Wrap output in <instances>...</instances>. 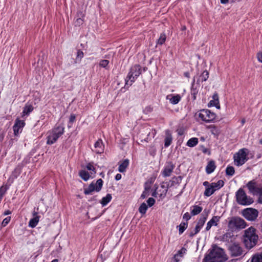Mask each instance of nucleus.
<instances>
[{
  "mask_svg": "<svg viewBox=\"0 0 262 262\" xmlns=\"http://www.w3.org/2000/svg\"><path fill=\"white\" fill-rule=\"evenodd\" d=\"M227 259L228 257L224 250L214 246L209 253L205 256L203 262H224Z\"/></svg>",
  "mask_w": 262,
  "mask_h": 262,
  "instance_id": "nucleus-1",
  "label": "nucleus"
},
{
  "mask_svg": "<svg viewBox=\"0 0 262 262\" xmlns=\"http://www.w3.org/2000/svg\"><path fill=\"white\" fill-rule=\"evenodd\" d=\"M258 235L256 234L254 228L251 227L245 230L243 235V243L247 249H251L257 242Z\"/></svg>",
  "mask_w": 262,
  "mask_h": 262,
  "instance_id": "nucleus-2",
  "label": "nucleus"
},
{
  "mask_svg": "<svg viewBox=\"0 0 262 262\" xmlns=\"http://www.w3.org/2000/svg\"><path fill=\"white\" fill-rule=\"evenodd\" d=\"M64 132V127L63 125H56L47 132V144L52 145L55 143L58 138L63 134Z\"/></svg>",
  "mask_w": 262,
  "mask_h": 262,
  "instance_id": "nucleus-3",
  "label": "nucleus"
},
{
  "mask_svg": "<svg viewBox=\"0 0 262 262\" xmlns=\"http://www.w3.org/2000/svg\"><path fill=\"white\" fill-rule=\"evenodd\" d=\"M141 74V67L139 64H135L131 67L126 79V85H132L133 82Z\"/></svg>",
  "mask_w": 262,
  "mask_h": 262,
  "instance_id": "nucleus-4",
  "label": "nucleus"
},
{
  "mask_svg": "<svg viewBox=\"0 0 262 262\" xmlns=\"http://www.w3.org/2000/svg\"><path fill=\"white\" fill-rule=\"evenodd\" d=\"M247 226L245 220L238 216H233L230 218L228 224V228L232 231L236 230H241L245 228Z\"/></svg>",
  "mask_w": 262,
  "mask_h": 262,
  "instance_id": "nucleus-5",
  "label": "nucleus"
},
{
  "mask_svg": "<svg viewBox=\"0 0 262 262\" xmlns=\"http://www.w3.org/2000/svg\"><path fill=\"white\" fill-rule=\"evenodd\" d=\"M236 199L237 203L242 205H249L253 203V199L247 196L242 188L239 189L236 192Z\"/></svg>",
  "mask_w": 262,
  "mask_h": 262,
  "instance_id": "nucleus-6",
  "label": "nucleus"
},
{
  "mask_svg": "<svg viewBox=\"0 0 262 262\" xmlns=\"http://www.w3.org/2000/svg\"><path fill=\"white\" fill-rule=\"evenodd\" d=\"M247 150L248 149L246 148H243L234 155V162L235 165L238 166H241L248 160Z\"/></svg>",
  "mask_w": 262,
  "mask_h": 262,
  "instance_id": "nucleus-7",
  "label": "nucleus"
},
{
  "mask_svg": "<svg viewBox=\"0 0 262 262\" xmlns=\"http://www.w3.org/2000/svg\"><path fill=\"white\" fill-rule=\"evenodd\" d=\"M198 116L199 119L207 123L213 121L216 118L215 114L207 109L200 110Z\"/></svg>",
  "mask_w": 262,
  "mask_h": 262,
  "instance_id": "nucleus-8",
  "label": "nucleus"
},
{
  "mask_svg": "<svg viewBox=\"0 0 262 262\" xmlns=\"http://www.w3.org/2000/svg\"><path fill=\"white\" fill-rule=\"evenodd\" d=\"M103 181L99 179L95 184L92 183L87 188H84V193L85 194H90L94 191L99 192L101 189Z\"/></svg>",
  "mask_w": 262,
  "mask_h": 262,
  "instance_id": "nucleus-9",
  "label": "nucleus"
},
{
  "mask_svg": "<svg viewBox=\"0 0 262 262\" xmlns=\"http://www.w3.org/2000/svg\"><path fill=\"white\" fill-rule=\"evenodd\" d=\"M244 217L248 221H253L256 219L258 215V211L252 208L245 209L242 212Z\"/></svg>",
  "mask_w": 262,
  "mask_h": 262,
  "instance_id": "nucleus-10",
  "label": "nucleus"
},
{
  "mask_svg": "<svg viewBox=\"0 0 262 262\" xmlns=\"http://www.w3.org/2000/svg\"><path fill=\"white\" fill-rule=\"evenodd\" d=\"M228 249L231 255L233 257L241 256L243 252L242 248L237 243H233L231 245Z\"/></svg>",
  "mask_w": 262,
  "mask_h": 262,
  "instance_id": "nucleus-11",
  "label": "nucleus"
},
{
  "mask_svg": "<svg viewBox=\"0 0 262 262\" xmlns=\"http://www.w3.org/2000/svg\"><path fill=\"white\" fill-rule=\"evenodd\" d=\"M207 217V214L205 216L203 215L200 217L199 220L198 221L197 224L195 226V229H194V231H192L190 233L189 236L190 237L193 236L194 235L199 232L201 229L204 226Z\"/></svg>",
  "mask_w": 262,
  "mask_h": 262,
  "instance_id": "nucleus-12",
  "label": "nucleus"
},
{
  "mask_svg": "<svg viewBox=\"0 0 262 262\" xmlns=\"http://www.w3.org/2000/svg\"><path fill=\"white\" fill-rule=\"evenodd\" d=\"M247 187L249 192L254 195L257 194L260 188V187H257L256 183L254 180L249 181L247 184Z\"/></svg>",
  "mask_w": 262,
  "mask_h": 262,
  "instance_id": "nucleus-13",
  "label": "nucleus"
},
{
  "mask_svg": "<svg viewBox=\"0 0 262 262\" xmlns=\"http://www.w3.org/2000/svg\"><path fill=\"white\" fill-rule=\"evenodd\" d=\"M25 123L24 121L19 119H16L15 124L13 127L14 134L17 136L19 133V129H21L25 125Z\"/></svg>",
  "mask_w": 262,
  "mask_h": 262,
  "instance_id": "nucleus-14",
  "label": "nucleus"
},
{
  "mask_svg": "<svg viewBox=\"0 0 262 262\" xmlns=\"http://www.w3.org/2000/svg\"><path fill=\"white\" fill-rule=\"evenodd\" d=\"M182 180L181 176L174 177L171 180L169 181L167 184L166 189H165V193L167 191L168 188H170L176 185L180 184Z\"/></svg>",
  "mask_w": 262,
  "mask_h": 262,
  "instance_id": "nucleus-15",
  "label": "nucleus"
},
{
  "mask_svg": "<svg viewBox=\"0 0 262 262\" xmlns=\"http://www.w3.org/2000/svg\"><path fill=\"white\" fill-rule=\"evenodd\" d=\"M220 216H213L212 219L207 223L206 227V230L208 231L210 229L212 226H216L218 225L220 220Z\"/></svg>",
  "mask_w": 262,
  "mask_h": 262,
  "instance_id": "nucleus-16",
  "label": "nucleus"
},
{
  "mask_svg": "<svg viewBox=\"0 0 262 262\" xmlns=\"http://www.w3.org/2000/svg\"><path fill=\"white\" fill-rule=\"evenodd\" d=\"M235 236L232 232H228L221 236V240L227 243H232L235 239Z\"/></svg>",
  "mask_w": 262,
  "mask_h": 262,
  "instance_id": "nucleus-17",
  "label": "nucleus"
},
{
  "mask_svg": "<svg viewBox=\"0 0 262 262\" xmlns=\"http://www.w3.org/2000/svg\"><path fill=\"white\" fill-rule=\"evenodd\" d=\"M174 168V166L171 163H168L162 172L163 177H167L170 176Z\"/></svg>",
  "mask_w": 262,
  "mask_h": 262,
  "instance_id": "nucleus-18",
  "label": "nucleus"
},
{
  "mask_svg": "<svg viewBox=\"0 0 262 262\" xmlns=\"http://www.w3.org/2000/svg\"><path fill=\"white\" fill-rule=\"evenodd\" d=\"M166 99L169 100L170 103L176 104L180 102L181 99V97L178 94L176 95H168L166 96Z\"/></svg>",
  "mask_w": 262,
  "mask_h": 262,
  "instance_id": "nucleus-19",
  "label": "nucleus"
},
{
  "mask_svg": "<svg viewBox=\"0 0 262 262\" xmlns=\"http://www.w3.org/2000/svg\"><path fill=\"white\" fill-rule=\"evenodd\" d=\"M212 99L213 100L209 102L208 106H215L217 108H220V105L219 104V96L216 93H214L212 96Z\"/></svg>",
  "mask_w": 262,
  "mask_h": 262,
  "instance_id": "nucleus-20",
  "label": "nucleus"
},
{
  "mask_svg": "<svg viewBox=\"0 0 262 262\" xmlns=\"http://www.w3.org/2000/svg\"><path fill=\"white\" fill-rule=\"evenodd\" d=\"M37 213L36 212H34L33 213V217L31 219L29 222V226L31 228H34L37 225L40 216L37 215Z\"/></svg>",
  "mask_w": 262,
  "mask_h": 262,
  "instance_id": "nucleus-21",
  "label": "nucleus"
},
{
  "mask_svg": "<svg viewBox=\"0 0 262 262\" xmlns=\"http://www.w3.org/2000/svg\"><path fill=\"white\" fill-rule=\"evenodd\" d=\"M95 151L97 154H101L103 152L104 145L101 140H98L94 145Z\"/></svg>",
  "mask_w": 262,
  "mask_h": 262,
  "instance_id": "nucleus-22",
  "label": "nucleus"
},
{
  "mask_svg": "<svg viewBox=\"0 0 262 262\" xmlns=\"http://www.w3.org/2000/svg\"><path fill=\"white\" fill-rule=\"evenodd\" d=\"M166 136L164 139V146L165 147H168L172 142V136L169 130L166 131Z\"/></svg>",
  "mask_w": 262,
  "mask_h": 262,
  "instance_id": "nucleus-23",
  "label": "nucleus"
},
{
  "mask_svg": "<svg viewBox=\"0 0 262 262\" xmlns=\"http://www.w3.org/2000/svg\"><path fill=\"white\" fill-rule=\"evenodd\" d=\"M129 165V160L128 159L124 160L119 165L118 171L120 172L125 171L126 168Z\"/></svg>",
  "mask_w": 262,
  "mask_h": 262,
  "instance_id": "nucleus-24",
  "label": "nucleus"
},
{
  "mask_svg": "<svg viewBox=\"0 0 262 262\" xmlns=\"http://www.w3.org/2000/svg\"><path fill=\"white\" fill-rule=\"evenodd\" d=\"M216 166L213 161H210L208 163L206 167V171L208 174L211 173L215 169Z\"/></svg>",
  "mask_w": 262,
  "mask_h": 262,
  "instance_id": "nucleus-25",
  "label": "nucleus"
},
{
  "mask_svg": "<svg viewBox=\"0 0 262 262\" xmlns=\"http://www.w3.org/2000/svg\"><path fill=\"white\" fill-rule=\"evenodd\" d=\"M186 249L185 248H182L181 250L178 251L173 257L176 262H179L180 261V258L183 256L184 254L186 253Z\"/></svg>",
  "mask_w": 262,
  "mask_h": 262,
  "instance_id": "nucleus-26",
  "label": "nucleus"
},
{
  "mask_svg": "<svg viewBox=\"0 0 262 262\" xmlns=\"http://www.w3.org/2000/svg\"><path fill=\"white\" fill-rule=\"evenodd\" d=\"M209 77V72L207 70L203 72L201 75L199 76L197 80V83L199 84L200 82L206 81Z\"/></svg>",
  "mask_w": 262,
  "mask_h": 262,
  "instance_id": "nucleus-27",
  "label": "nucleus"
},
{
  "mask_svg": "<svg viewBox=\"0 0 262 262\" xmlns=\"http://www.w3.org/2000/svg\"><path fill=\"white\" fill-rule=\"evenodd\" d=\"M84 14L82 13V12H79L77 13V17L78 18L76 19V20L74 22V24L75 26H80L83 23V19L82 17H83Z\"/></svg>",
  "mask_w": 262,
  "mask_h": 262,
  "instance_id": "nucleus-28",
  "label": "nucleus"
},
{
  "mask_svg": "<svg viewBox=\"0 0 262 262\" xmlns=\"http://www.w3.org/2000/svg\"><path fill=\"white\" fill-rule=\"evenodd\" d=\"M224 185V182L223 180H219L216 183H211V186L214 190V191L223 187Z\"/></svg>",
  "mask_w": 262,
  "mask_h": 262,
  "instance_id": "nucleus-29",
  "label": "nucleus"
},
{
  "mask_svg": "<svg viewBox=\"0 0 262 262\" xmlns=\"http://www.w3.org/2000/svg\"><path fill=\"white\" fill-rule=\"evenodd\" d=\"M194 82L195 78H194L193 79V81L192 82L191 89V95L192 96V98L193 100L196 99V95L198 93V90L196 88H194Z\"/></svg>",
  "mask_w": 262,
  "mask_h": 262,
  "instance_id": "nucleus-30",
  "label": "nucleus"
},
{
  "mask_svg": "<svg viewBox=\"0 0 262 262\" xmlns=\"http://www.w3.org/2000/svg\"><path fill=\"white\" fill-rule=\"evenodd\" d=\"M33 106L31 104H27L24 107L23 111V116L25 115H29V114L33 110Z\"/></svg>",
  "mask_w": 262,
  "mask_h": 262,
  "instance_id": "nucleus-31",
  "label": "nucleus"
},
{
  "mask_svg": "<svg viewBox=\"0 0 262 262\" xmlns=\"http://www.w3.org/2000/svg\"><path fill=\"white\" fill-rule=\"evenodd\" d=\"M79 174L81 178L85 181H88L91 177L90 173L84 170H80Z\"/></svg>",
  "mask_w": 262,
  "mask_h": 262,
  "instance_id": "nucleus-32",
  "label": "nucleus"
},
{
  "mask_svg": "<svg viewBox=\"0 0 262 262\" xmlns=\"http://www.w3.org/2000/svg\"><path fill=\"white\" fill-rule=\"evenodd\" d=\"M191 214L192 215H195L199 214L202 211V207L198 205H194L192 207Z\"/></svg>",
  "mask_w": 262,
  "mask_h": 262,
  "instance_id": "nucleus-33",
  "label": "nucleus"
},
{
  "mask_svg": "<svg viewBox=\"0 0 262 262\" xmlns=\"http://www.w3.org/2000/svg\"><path fill=\"white\" fill-rule=\"evenodd\" d=\"M112 199V195L110 194H107L105 197H103L101 201V204L103 206H105L107 203H108Z\"/></svg>",
  "mask_w": 262,
  "mask_h": 262,
  "instance_id": "nucleus-34",
  "label": "nucleus"
},
{
  "mask_svg": "<svg viewBox=\"0 0 262 262\" xmlns=\"http://www.w3.org/2000/svg\"><path fill=\"white\" fill-rule=\"evenodd\" d=\"M198 143V139L196 138H192L190 139L187 143V145L189 147H193Z\"/></svg>",
  "mask_w": 262,
  "mask_h": 262,
  "instance_id": "nucleus-35",
  "label": "nucleus"
},
{
  "mask_svg": "<svg viewBox=\"0 0 262 262\" xmlns=\"http://www.w3.org/2000/svg\"><path fill=\"white\" fill-rule=\"evenodd\" d=\"M214 192V190L213 189L212 187L210 185V187L206 188L204 194L206 196H210Z\"/></svg>",
  "mask_w": 262,
  "mask_h": 262,
  "instance_id": "nucleus-36",
  "label": "nucleus"
},
{
  "mask_svg": "<svg viewBox=\"0 0 262 262\" xmlns=\"http://www.w3.org/2000/svg\"><path fill=\"white\" fill-rule=\"evenodd\" d=\"M235 173L234 168L233 166H228L226 169V174L232 176Z\"/></svg>",
  "mask_w": 262,
  "mask_h": 262,
  "instance_id": "nucleus-37",
  "label": "nucleus"
},
{
  "mask_svg": "<svg viewBox=\"0 0 262 262\" xmlns=\"http://www.w3.org/2000/svg\"><path fill=\"white\" fill-rule=\"evenodd\" d=\"M188 224L187 222H182L180 224V225L179 226V232L180 234H181L184 232L185 230L187 228Z\"/></svg>",
  "mask_w": 262,
  "mask_h": 262,
  "instance_id": "nucleus-38",
  "label": "nucleus"
},
{
  "mask_svg": "<svg viewBox=\"0 0 262 262\" xmlns=\"http://www.w3.org/2000/svg\"><path fill=\"white\" fill-rule=\"evenodd\" d=\"M147 208L148 207L146 204L145 203H143L141 204L139 208V211L142 214H144L146 213Z\"/></svg>",
  "mask_w": 262,
  "mask_h": 262,
  "instance_id": "nucleus-39",
  "label": "nucleus"
},
{
  "mask_svg": "<svg viewBox=\"0 0 262 262\" xmlns=\"http://www.w3.org/2000/svg\"><path fill=\"white\" fill-rule=\"evenodd\" d=\"M166 35L164 33H162L160 35L159 38L158 39L157 44L162 45L166 40Z\"/></svg>",
  "mask_w": 262,
  "mask_h": 262,
  "instance_id": "nucleus-40",
  "label": "nucleus"
},
{
  "mask_svg": "<svg viewBox=\"0 0 262 262\" xmlns=\"http://www.w3.org/2000/svg\"><path fill=\"white\" fill-rule=\"evenodd\" d=\"M251 262H262V252L253 257Z\"/></svg>",
  "mask_w": 262,
  "mask_h": 262,
  "instance_id": "nucleus-41",
  "label": "nucleus"
},
{
  "mask_svg": "<svg viewBox=\"0 0 262 262\" xmlns=\"http://www.w3.org/2000/svg\"><path fill=\"white\" fill-rule=\"evenodd\" d=\"M75 116L74 114L71 115L70 118H69V121L68 125V127L69 128H71L73 125V123L75 121Z\"/></svg>",
  "mask_w": 262,
  "mask_h": 262,
  "instance_id": "nucleus-42",
  "label": "nucleus"
},
{
  "mask_svg": "<svg viewBox=\"0 0 262 262\" xmlns=\"http://www.w3.org/2000/svg\"><path fill=\"white\" fill-rule=\"evenodd\" d=\"M86 168L89 170L92 171V172H91L92 175H93V174L94 175L95 174V173H96L95 168L94 167V166H93V165L92 164L89 163L86 165Z\"/></svg>",
  "mask_w": 262,
  "mask_h": 262,
  "instance_id": "nucleus-43",
  "label": "nucleus"
},
{
  "mask_svg": "<svg viewBox=\"0 0 262 262\" xmlns=\"http://www.w3.org/2000/svg\"><path fill=\"white\" fill-rule=\"evenodd\" d=\"M109 61L106 59H103L100 60L99 62V66L101 67L107 69V66L108 64Z\"/></svg>",
  "mask_w": 262,
  "mask_h": 262,
  "instance_id": "nucleus-44",
  "label": "nucleus"
},
{
  "mask_svg": "<svg viewBox=\"0 0 262 262\" xmlns=\"http://www.w3.org/2000/svg\"><path fill=\"white\" fill-rule=\"evenodd\" d=\"M149 188L145 187V190L143 192L142 194H141V197L142 199H144V198H146L147 196L149 195Z\"/></svg>",
  "mask_w": 262,
  "mask_h": 262,
  "instance_id": "nucleus-45",
  "label": "nucleus"
},
{
  "mask_svg": "<svg viewBox=\"0 0 262 262\" xmlns=\"http://www.w3.org/2000/svg\"><path fill=\"white\" fill-rule=\"evenodd\" d=\"M83 53L82 51L80 50H78L77 51V57H76V59L77 60H79V61L81 60V59L83 58Z\"/></svg>",
  "mask_w": 262,
  "mask_h": 262,
  "instance_id": "nucleus-46",
  "label": "nucleus"
},
{
  "mask_svg": "<svg viewBox=\"0 0 262 262\" xmlns=\"http://www.w3.org/2000/svg\"><path fill=\"white\" fill-rule=\"evenodd\" d=\"M257 194H258L259 195L257 200L258 203L262 204V187H260V190L258 191Z\"/></svg>",
  "mask_w": 262,
  "mask_h": 262,
  "instance_id": "nucleus-47",
  "label": "nucleus"
},
{
  "mask_svg": "<svg viewBox=\"0 0 262 262\" xmlns=\"http://www.w3.org/2000/svg\"><path fill=\"white\" fill-rule=\"evenodd\" d=\"M147 202L148 203V205L149 207H151L155 203V200L154 198H149L148 199Z\"/></svg>",
  "mask_w": 262,
  "mask_h": 262,
  "instance_id": "nucleus-48",
  "label": "nucleus"
},
{
  "mask_svg": "<svg viewBox=\"0 0 262 262\" xmlns=\"http://www.w3.org/2000/svg\"><path fill=\"white\" fill-rule=\"evenodd\" d=\"M10 217H7L4 219L2 222V225L3 226H6L10 222Z\"/></svg>",
  "mask_w": 262,
  "mask_h": 262,
  "instance_id": "nucleus-49",
  "label": "nucleus"
},
{
  "mask_svg": "<svg viewBox=\"0 0 262 262\" xmlns=\"http://www.w3.org/2000/svg\"><path fill=\"white\" fill-rule=\"evenodd\" d=\"M190 218H191V216L188 212L185 213L183 215V219L184 220H185L186 221L190 220Z\"/></svg>",
  "mask_w": 262,
  "mask_h": 262,
  "instance_id": "nucleus-50",
  "label": "nucleus"
},
{
  "mask_svg": "<svg viewBox=\"0 0 262 262\" xmlns=\"http://www.w3.org/2000/svg\"><path fill=\"white\" fill-rule=\"evenodd\" d=\"M258 60L262 63V52L258 53L257 55Z\"/></svg>",
  "mask_w": 262,
  "mask_h": 262,
  "instance_id": "nucleus-51",
  "label": "nucleus"
},
{
  "mask_svg": "<svg viewBox=\"0 0 262 262\" xmlns=\"http://www.w3.org/2000/svg\"><path fill=\"white\" fill-rule=\"evenodd\" d=\"M210 128H211V132L213 134H215L214 131L216 130V127L214 125H210Z\"/></svg>",
  "mask_w": 262,
  "mask_h": 262,
  "instance_id": "nucleus-52",
  "label": "nucleus"
},
{
  "mask_svg": "<svg viewBox=\"0 0 262 262\" xmlns=\"http://www.w3.org/2000/svg\"><path fill=\"white\" fill-rule=\"evenodd\" d=\"M122 176L120 173H117L115 176V179L117 181L120 180L121 179Z\"/></svg>",
  "mask_w": 262,
  "mask_h": 262,
  "instance_id": "nucleus-53",
  "label": "nucleus"
},
{
  "mask_svg": "<svg viewBox=\"0 0 262 262\" xmlns=\"http://www.w3.org/2000/svg\"><path fill=\"white\" fill-rule=\"evenodd\" d=\"M203 185L204 186L206 187H210V186L211 185V183L210 184L207 181H205L203 182Z\"/></svg>",
  "mask_w": 262,
  "mask_h": 262,
  "instance_id": "nucleus-54",
  "label": "nucleus"
},
{
  "mask_svg": "<svg viewBox=\"0 0 262 262\" xmlns=\"http://www.w3.org/2000/svg\"><path fill=\"white\" fill-rule=\"evenodd\" d=\"M11 213V212L10 210H8L5 211L3 214L4 215H7L10 214Z\"/></svg>",
  "mask_w": 262,
  "mask_h": 262,
  "instance_id": "nucleus-55",
  "label": "nucleus"
},
{
  "mask_svg": "<svg viewBox=\"0 0 262 262\" xmlns=\"http://www.w3.org/2000/svg\"><path fill=\"white\" fill-rule=\"evenodd\" d=\"M4 135L3 134H0V143L2 142L4 139Z\"/></svg>",
  "mask_w": 262,
  "mask_h": 262,
  "instance_id": "nucleus-56",
  "label": "nucleus"
},
{
  "mask_svg": "<svg viewBox=\"0 0 262 262\" xmlns=\"http://www.w3.org/2000/svg\"><path fill=\"white\" fill-rule=\"evenodd\" d=\"M229 2V0H221V3L223 4H227Z\"/></svg>",
  "mask_w": 262,
  "mask_h": 262,
  "instance_id": "nucleus-57",
  "label": "nucleus"
},
{
  "mask_svg": "<svg viewBox=\"0 0 262 262\" xmlns=\"http://www.w3.org/2000/svg\"><path fill=\"white\" fill-rule=\"evenodd\" d=\"M184 75L187 78H189L190 77L189 73L188 72H185Z\"/></svg>",
  "mask_w": 262,
  "mask_h": 262,
  "instance_id": "nucleus-58",
  "label": "nucleus"
},
{
  "mask_svg": "<svg viewBox=\"0 0 262 262\" xmlns=\"http://www.w3.org/2000/svg\"><path fill=\"white\" fill-rule=\"evenodd\" d=\"M152 195L155 197L157 196V192L156 190L152 192Z\"/></svg>",
  "mask_w": 262,
  "mask_h": 262,
  "instance_id": "nucleus-59",
  "label": "nucleus"
},
{
  "mask_svg": "<svg viewBox=\"0 0 262 262\" xmlns=\"http://www.w3.org/2000/svg\"><path fill=\"white\" fill-rule=\"evenodd\" d=\"M245 122H246V120H245V119L243 118V119L242 120V121H241L242 125H243L245 124Z\"/></svg>",
  "mask_w": 262,
  "mask_h": 262,
  "instance_id": "nucleus-60",
  "label": "nucleus"
},
{
  "mask_svg": "<svg viewBox=\"0 0 262 262\" xmlns=\"http://www.w3.org/2000/svg\"><path fill=\"white\" fill-rule=\"evenodd\" d=\"M58 260L57 259H53L51 262H58Z\"/></svg>",
  "mask_w": 262,
  "mask_h": 262,
  "instance_id": "nucleus-61",
  "label": "nucleus"
},
{
  "mask_svg": "<svg viewBox=\"0 0 262 262\" xmlns=\"http://www.w3.org/2000/svg\"><path fill=\"white\" fill-rule=\"evenodd\" d=\"M186 27L184 26H183V27H182V30H186Z\"/></svg>",
  "mask_w": 262,
  "mask_h": 262,
  "instance_id": "nucleus-62",
  "label": "nucleus"
},
{
  "mask_svg": "<svg viewBox=\"0 0 262 262\" xmlns=\"http://www.w3.org/2000/svg\"><path fill=\"white\" fill-rule=\"evenodd\" d=\"M161 187H162V188H164V186L163 185H161Z\"/></svg>",
  "mask_w": 262,
  "mask_h": 262,
  "instance_id": "nucleus-63",
  "label": "nucleus"
}]
</instances>
